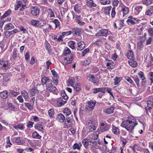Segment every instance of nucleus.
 <instances>
[{"label":"nucleus","mask_w":153,"mask_h":153,"mask_svg":"<svg viewBox=\"0 0 153 153\" xmlns=\"http://www.w3.org/2000/svg\"><path fill=\"white\" fill-rule=\"evenodd\" d=\"M136 120L133 117L128 118L126 120L123 121L121 124L122 127L125 128L129 133L132 132L134 127L137 125Z\"/></svg>","instance_id":"nucleus-1"},{"label":"nucleus","mask_w":153,"mask_h":153,"mask_svg":"<svg viewBox=\"0 0 153 153\" xmlns=\"http://www.w3.org/2000/svg\"><path fill=\"white\" fill-rule=\"evenodd\" d=\"M147 106H145V112L147 114L149 115L151 113V110L153 106V101L151 100H148L147 102Z\"/></svg>","instance_id":"nucleus-2"},{"label":"nucleus","mask_w":153,"mask_h":153,"mask_svg":"<svg viewBox=\"0 0 153 153\" xmlns=\"http://www.w3.org/2000/svg\"><path fill=\"white\" fill-rule=\"evenodd\" d=\"M87 79L94 84H97L99 83V80L95 77L94 75L93 74H89L87 76Z\"/></svg>","instance_id":"nucleus-3"},{"label":"nucleus","mask_w":153,"mask_h":153,"mask_svg":"<svg viewBox=\"0 0 153 153\" xmlns=\"http://www.w3.org/2000/svg\"><path fill=\"white\" fill-rule=\"evenodd\" d=\"M100 129L102 132L108 131L109 129V125L106 122H101L100 125Z\"/></svg>","instance_id":"nucleus-4"},{"label":"nucleus","mask_w":153,"mask_h":153,"mask_svg":"<svg viewBox=\"0 0 153 153\" xmlns=\"http://www.w3.org/2000/svg\"><path fill=\"white\" fill-rule=\"evenodd\" d=\"M108 33V30L106 29H101L98 30L96 33L95 36L97 37L100 36H106Z\"/></svg>","instance_id":"nucleus-5"},{"label":"nucleus","mask_w":153,"mask_h":153,"mask_svg":"<svg viewBox=\"0 0 153 153\" xmlns=\"http://www.w3.org/2000/svg\"><path fill=\"white\" fill-rule=\"evenodd\" d=\"M73 121V117L72 115L70 117H66L65 119V123L67 126L71 127Z\"/></svg>","instance_id":"nucleus-6"},{"label":"nucleus","mask_w":153,"mask_h":153,"mask_svg":"<svg viewBox=\"0 0 153 153\" xmlns=\"http://www.w3.org/2000/svg\"><path fill=\"white\" fill-rule=\"evenodd\" d=\"M1 67L4 69H7L8 68V64L7 60L4 59H2L0 60Z\"/></svg>","instance_id":"nucleus-7"},{"label":"nucleus","mask_w":153,"mask_h":153,"mask_svg":"<svg viewBox=\"0 0 153 153\" xmlns=\"http://www.w3.org/2000/svg\"><path fill=\"white\" fill-rule=\"evenodd\" d=\"M95 104V102L89 101L86 103V108L88 110H92L93 109Z\"/></svg>","instance_id":"nucleus-8"},{"label":"nucleus","mask_w":153,"mask_h":153,"mask_svg":"<svg viewBox=\"0 0 153 153\" xmlns=\"http://www.w3.org/2000/svg\"><path fill=\"white\" fill-rule=\"evenodd\" d=\"M145 15L149 16H151L153 14V5L148 7L146 10Z\"/></svg>","instance_id":"nucleus-9"},{"label":"nucleus","mask_w":153,"mask_h":153,"mask_svg":"<svg viewBox=\"0 0 153 153\" xmlns=\"http://www.w3.org/2000/svg\"><path fill=\"white\" fill-rule=\"evenodd\" d=\"M73 31H72L74 36H79L81 34V30L80 28L77 27L73 28L72 29Z\"/></svg>","instance_id":"nucleus-10"},{"label":"nucleus","mask_w":153,"mask_h":153,"mask_svg":"<svg viewBox=\"0 0 153 153\" xmlns=\"http://www.w3.org/2000/svg\"><path fill=\"white\" fill-rule=\"evenodd\" d=\"M107 62L106 63V65L107 67V69H112L114 67L115 65V64L112 60H106Z\"/></svg>","instance_id":"nucleus-11"},{"label":"nucleus","mask_w":153,"mask_h":153,"mask_svg":"<svg viewBox=\"0 0 153 153\" xmlns=\"http://www.w3.org/2000/svg\"><path fill=\"white\" fill-rule=\"evenodd\" d=\"M45 46L46 50H47L49 54H51L52 53L51 46L48 43V41L46 40L45 41Z\"/></svg>","instance_id":"nucleus-12"},{"label":"nucleus","mask_w":153,"mask_h":153,"mask_svg":"<svg viewBox=\"0 0 153 153\" xmlns=\"http://www.w3.org/2000/svg\"><path fill=\"white\" fill-rule=\"evenodd\" d=\"M77 50L78 51H81L84 49L85 47V44L82 41H80L78 42L77 44Z\"/></svg>","instance_id":"nucleus-13"},{"label":"nucleus","mask_w":153,"mask_h":153,"mask_svg":"<svg viewBox=\"0 0 153 153\" xmlns=\"http://www.w3.org/2000/svg\"><path fill=\"white\" fill-rule=\"evenodd\" d=\"M65 117L61 113L58 114L57 120L59 122L62 123L65 121Z\"/></svg>","instance_id":"nucleus-14"},{"label":"nucleus","mask_w":153,"mask_h":153,"mask_svg":"<svg viewBox=\"0 0 153 153\" xmlns=\"http://www.w3.org/2000/svg\"><path fill=\"white\" fill-rule=\"evenodd\" d=\"M31 14L33 16H37L38 13V9L37 7L34 6L32 7L31 9Z\"/></svg>","instance_id":"nucleus-15"},{"label":"nucleus","mask_w":153,"mask_h":153,"mask_svg":"<svg viewBox=\"0 0 153 153\" xmlns=\"http://www.w3.org/2000/svg\"><path fill=\"white\" fill-rule=\"evenodd\" d=\"M121 11L123 12V16H124L128 13L129 8L128 7L123 5L122 7Z\"/></svg>","instance_id":"nucleus-16"},{"label":"nucleus","mask_w":153,"mask_h":153,"mask_svg":"<svg viewBox=\"0 0 153 153\" xmlns=\"http://www.w3.org/2000/svg\"><path fill=\"white\" fill-rule=\"evenodd\" d=\"M66 101H63L62 98H59L57 101V103L59 107H61L63 105L66 103Z\"/></svg>","instance_id":"nucleus-17"},{"label":"nucleus","mask_w":153,"mask_h":153,"mask_svg":"<svg viewBox=\"0 0 153 153\" xmlns=\"http://www.w3.org/2000/svg\"><path fill=\"white\" fill-rule=\"evenodd\" d=\"M96 125H90L86 127V130L88 132H92L96 130V128L95 127Z\"/></svg>","instance_id":"nucleus-18"},{"label":"nucleus","mask_w":153,"mask_h":153,"mask_svg":"<svg viewBox=\"0 0 153 153\" xmlns=\"http://www.w3.org/2000/svg\"><path fill=\"white\" fill-rule=\"evenodd\" d=\"M14 27V26L11 23H10L5 25L4 30L7 31L12 30Z\"/></svg>","instance_id":"nucleus-19"},{"label":"nucleus","mask_w":153,"mask_h":153,"mask_svg":"<svg viewBox=\"0 0 153 153\" xmlns=\"http://www.w3.org/2000/svg\"><path fill=\"white\" fill-rule=\"evenodd\" d=\"M89 143V139L87 138L84 139L82 141V143L84 147L86 149L88 148Z\"/></svg>","instance_id":"nucleus-20"},{"label":"nucleus","mask_w":153,"mask_h":153,"mask_svg":"<svg viewBox=\"0 0 153 153\" xmlns=\"http://www.w3.org/2000/svg\"><path fill=\"white\" fill-rule=\"evenodd\" d=\"M9 95L7 91H5L0 93V97L3 99H5Z\"/></svg>","instance_id":"nucleus-21"},{"label":"nucleus","mask_w":153,"mask_h":153,"mask_svg":"<svg viewBox=\"0 0 153 153\" xmlns=\"http://www.w3.org/2000/svg\"><path fill=\"white\" fill-rule=\"evenodd\" d=\"M52 86V82H51V83L50 84H49L48 85L46 86V89L51 92L57 90V89L56 87H52V88H50V87Z\"/></svg>","instance_id":"nucleus-22"},{"label":"nucleus","mask_w":153,"mask_h":153,"mask_svg":"<svg viewBox=\"0 0 153 153\" xmlns=\"http://www.w3.org/2000/svg\"><path fill=\"white\" fill-rule=\"evenodd\" d=\"M128 59L133 60L134 59V55L133 52L132 50L129 51L127 55Z\"/></svg>","instance_id":"nucleus-23"},{"label":"nucleus","mask_w":153,"mask_h":153,"mask_svg":"<svg viewBox=\"0 0 153 153\" xmlns=\"http://www.w3.org/2000/svg\"><path fill=\"white\" fill-rule=\"evenodd\" d=\"M112 131L114 134L116 135H118L120 133L119 128L114 126H112Z\"/></svg>","instance_id":"nucleus-24"},{"label":"nucleus","mask_w":153,"mask_h":153,"mask_svg":"<svg viewBox=\"0 0 153 153\" xmlns=\"http://www.w3.org/2000/svg\"><path fill=\"white\" fill-rule=\"evenodd\" d=\"M16 142L19 145H22L24 143V140L19 137H17L16 139Z\"/></svg>","instance_id":"nucleus-25"},{"label":"nucleus","mask_w":153,"mask_h":153,"mask_svg":"<svg viewBox=\"0 0 153 153\" xmlns=\"http://www.w3.org/2000/svg\"><path fill=\"white\" fill-rule=\"evenodd\" d=\"M82 146V145L80 142H79L78 143H76L74 144L73 146V149H77L79 150L80 149Z\"/></svg>","instance_id":"nucleus-26"},{"label":"nucleus","mask_w":153,"mask_h":153,"mask_svg":"<svg viewBox=\"0 0 153 153\" xmlns=\"http://www.w3.org/2000/svg\"><path fill=\"white\" fill-rule=\"evenodd\" d=\"M63 113L66 117H67L71 114V111L69 108H65L63 110Z\"/></svg>","instance_id":"nucleus-27"},{"label":"nucleus","mask_w":153,"mask_h":153,"mask_svg":"<svg viewBox=\"0 0 153 153\" xmlns=\"http://www.w3.org/2000/svg\"><path fill=\"white\" fill-rule=\"evenodd\" d=\"M81 7L79 4H76L74 6V10L75 11L77 12L78 13H79L81 12Z\"/></svg>","instance_id":"nucleus-28"},{"label":"nucleus","mask_w":153,"mask_h":153,"mask_svg":"<svg viewBox=\"0 0 153 153\" xmlns=\"http://www.w3.org/2000/svg\"><path fill=\"white\" fill-rule=\"evenodd\" d=\"M68 60H67V61L65 62H64V63H65L64 65H66L67 64L71 63V62L73 59V54L72 53L70 55L68 56Z\"/></svg>","instance_id":"nucleus-29"},{"label":"nucleus","mask_w":153,"mask_h":153,"mask_svg":"<svg viewBox=\"0 0 153 153\" xmlns=\"http://www.w3.org/2000/svg\"><path fill=\"white\" fill-rule=\"evenodd\" d=\"M114 107L111 106L106 109L105 112L108 114H111L114 112Z\"/></svg>","instance_id":"nucleus-30"},{"label":"nucleus","mask_w":153,"mask_h":153,"mask_svg":"<svg viewBox=\"0 0 153 153\" xmlns=\"http://www.w3.org/2000/svg\"><path fill=\"white\" fill-rule=\"evenodd\" d=\"M73 87L77 92H79L81 90L80 84L79 83H76Z\"/></svg>","instance_id":"nucleus-31"},{"label":"nucleus","mask_w":153,"mask_h":153,"mask_svg":"<svg viewBox=\"0 0 153 153\" xmlns=\"http://www.w3.org/2000/svg\"><path fill=\"white\" fill-rule=\"evenodd\" d=\"M71 53V51L70 49L68 47H66L65 48L63 54L64 56H66L68 54H70Z\"/></svg>","instance_id":"nucleus-32"},{"label":"nucleus","mask_w":153,"mask_h":153,"mask_svg":"<svg viewBox=\"0 0 153 153\" xmlns=\"http://www.w3.org/2000/svg\"><path fill=\"white\" fill-rule=\"evenodd\" d=\"M13 127L15 129H19L22 130L24 128V125L22 123H19L18 125H15L13 126Z\"/></svg>","instance_id":"nucleus-33"},{"label":"nucleus","mask_w":153,"mask_h":153,"mask_svg":"<svg viewBox=\"0 0 153 153\" xmlns=\"http://www.w3.org/2000/svg\"><path fill=\"white\" fill-rule=\"evenodd\" d=\"M143 7L141 5L136 6L134 7V10L136 13L138 14L142 10Z\"/></svg>","instance_id":"nucleus-34"},{"label":"nucleus","mask_w":153,"mask_h":153,"mask_svg":"<svg viewBox=\"0 0 153 153\" xmlns=\"http://www.w3.org/2000/svg\"><path fill=\"white\" fill-rule=\"evenodd\" d=\"M87 5L90 7H96L97 5L94 3L92 0H90L87 1Z\"/></svg>","instance_id":"nucleus-35"},{"label":"nucleus","mask_w":153,"mask_h":153,"mask_svg":"<svg viewBox=\"0 0 153 153\" xmlns=\"http://www.w3.org/2000/svg\"><path fill=\"white\" fill-rule=\"evenodd\" d=\"M75 42L74 41H71L68 43L69 46L72 49H75L74 45L75 44Z\"/></svg>","instance_id":"nucleus-36"},{"label":"nucleus","mask_w":153,"mask_h":153,"mask_svg":"<svg viewBox=\"0 0 153 153\" xmlns=\"http://www.w3.org/2000/svg\"><path fill=\"white\" fill-rule=\"evenodd\" d=\"M48 113L49 117L51 118H53L54 117V110L53 109H51L49 110Z\"/></svg>","instance_id":"nucleus-37"},{"label":"nucleus","mask_w":153,"mask_h":153,"mask_svg":"<svg viewBox=\"0 0 153 153\" xmlns=\"http://www.w3.org/2000/svg\"><path fill=\"white\" fill-rule=\"evenodd\" d=\"M21 6L23 7H25V4H22V3H21V2L20 1H17V2L16 5L15 6V10H17L18 8Z\"/></svg>","instance_id":"nucleus-38"},{"label":"nucleus","mask_w":153,"mask_h":153,"mask_svg":"<svg viewBox=\"0 0 153 153\" xmlns=\"http://www.w3.org/2000/svg\"><path fill=\"white\" fill-rule=\"evenodd\" d=\"M61 95L63 98L64 100H67L68 99V97L66 94L65 91L64 90H62L61 91Z\"/></svg>","instance_id":"nucleus-39"},{"label":"nucleus","mask_w":153,"mask_h":153,"mask_svg":"<svg viewBox=\"0 0 153 153\" xmlns=\"http://www.w3.org/2000/svg\"><path fill=\"white\" fill-rule=\"evenodd\" d=\"M50 79L48 77L44 76V77H42L41 79V82L43 85H45L46 83L48 80Z\"/></svg>","instance_id":"nucleus-40"},{"label":"nucleus","mask_w":153,"mask_h":153,"mask_svg":"<svg viewBox=\"0 0 153 153\" xmlns=\"http://www.w3.org/2000/svg\"><path fill=\"white\" fill-rule=\"evenodd\" d=\"M128 63L132 67H136L137 65V63L135 61H128Z\"/></svg>","instance_id":"nucleus-41"},{"label":"nucleus","mask_w":153,"mask_h":153,"mask_svg":"<svg viewBox=\"0 0 153 153\" xmlns=\"http://www.w3.org/2000/svg\"><path fill=\"white\" fill-rule=\"evenodd\" d=\"M126 22L128 25H133L136 24V22L131 19H128L126 21Z\"/></svg>","instance_id":"nucleus-42"},{"label":"nucleus","mask_w":153,"mask_h":153,"mask_svg":"<svg viewBox=\"0 0 153 153\" xmlns=\"http://www.w3.org/2000/svg\"><path fill=\"white\" fill-rule=\"evenodd\" d=\"M112 7L111 6L105 7L104 9V11L105 13L107 14H110V11Z\"/></svg>","instance_id":"nucleus-43"},{"label":"nucleus","mask_w":153,"mask_h":153,"mask_svg":"<svg viewBox=\"0 0 153 153\" xmlns=\"http://www.w3.org/2000/svg\"><path fill=\"white\" fill-rule=\"evenodd\" d=\"M46 24L45 21L40 20L39 21V27H43Z\"/></svg>","instance_id":"nucleus-44"},{"label":"nucleus","mask_w":153,"mask_h":153,"mask_svg":"<svg viewBox=\"0 0 153 153\" xmlns=\"http://www.w3.org/2000/svg\"><path fill=\"white\" fill-rule=\"evenodd\" d=\"M11 12V10H8L3 15L1 16V19L4 18L7 16H9Z\"/></svg>","instance_id":"nucleus-45"},{"label":"nucleus","mask_w":153,"mask_h":153,"mask_svg":"<svg viewBox=\"0 0 153 153\" xmlns=\"http://www.w3.org/2000/svg\"><path fill=\"white\" fill-rule=\"evenodd\" d=\"M149 78L151 81L152 83H153V72L151 71L149 72L148 75Z\"/></svg>","instance_id":"nucleus-46"},{"label":"nucleus","mask_w":153,"mask_h":153,"mask_svg":"<svg viewBox=\"0 0 153 153\" xmlns=\"http://www.w3.org/2000/svg\"><path fill=\"white\" fill-rule=\"evenodd\" d=\"M138 75L139 76L140 78L142 80H144L145 79L144 73L142 71H140L138 73Z\"/></svg>","instance_id":"nucleus-47"},{"label":"nucleus","mask_w":153,"mask_h":153,"mask_svg":"<svg viewBox=\"0 0 153 153\" xmlns=\"http://www.w3.org/2000/svg\"><path fill=\"white\" fill-rule=\"evenodd\" d=\"M72 33V31L70 30L68 31L62 32L61 34L63 36V37H64L65 36H68L71 35Z\"/></svg>","instance_id":"nucleus-48"},{"label":"nucleus","mask_w":153,"mask_h":153,"mask_svg":"<svg viewBox=\"0 0 153 153\" xmlns=\"http://www.w3.org/2000/svg\"><path fill=\"white\" fill-rule=\"evenodd\" d=\"M143 3L144 4L148 5L151 4L152 2V0H143Z\"/></svg>","instance_id":"nucleus-49"},{"label":"nucleus","mask_w":153,"mask_h":153,"mask_svg":"<svg viewBox=\"0 0 153 153\" xmlns=\"http://www.w3.org/2000/svg\"><path fill=\"white\" fill-rule=\"evenodd\" d=\"M96 125L94 122L91 120H87L86 122V126H89L90 125Z\"/></svg>","instance_id":"nucleus-50"},{"label":"nucleus","mask_w":153,"mask_h":153,"mask_svg":"<svg viewBox=\"0 0 153 153\" xmlns=\"http://www.w3.org/2000/svg\"><path fill=\"white\" fill-rule=\"evenodd\" d=\"M100 2L102 4L105 5L109 4L110 1L109 0H100Z\"/></svg>","instance_id":"nucleus-51"},{"label":"nucleus","mask_w":153,"mask_h":153,"mask_svg":"<svg viewBox=\"0 0 153 153\" xmlns=\"http://www.w3.org/2000/svg\"><path fill=\"white\" fill-rule=\"evenodd\" d=\"M143 43L141 41L138 42L137 44V48L140 50L143 47Z\"/></svg>","instance_id":"nucleus-52"},{"label":"nucleus","mask_w":153,"mask_h":153,"mask_svg":"<svg viewBox=\"0 0 153 153\" xmlns=\"http://www.w3.org/2000/svg\"><path fill=\"white\" fill-rule=\"evenodd\" d=\"M89 51V49L88 48H87L85 49H84L82 52V56L83 57L85 56V55L87 53H88Z\"/></svg>","instance_id":"nucleus-53"},{"label":"nucleus","mask_w":153,"mask_h":153,"mask_svg":"<svg viewBox=\"0 0 153 153\" xmlns=\"http://www.w3.org/2000/svg\"><path fill=\"white\" fill-rule=\"evenodd\" d=\"M89 142L91 143L90 145L93 146H95L97 144V142L96 141H93L92 139H89Z\"/></svg>","instance_id":"nucleus-54"},{"label":"nucleus","mask_w":153,"mask_h":153,"mask_svg":"<svg viewBox=\"0 0 153 153\" xmlns=\"http://www.w3.org/2000/svg\"><path fill=\"white\" fill-rule=\"evenodd\" d=\"M148 31V34L151 37L153 36V27L149 29Z\"/></svg>","instance_id":"nucleus-55"},{"label":"nucleus","mask_w":153,"mask_h":153,"mask_svg":"<svg viewBox=\"0 0 153 153\" xmlns=\"http://www.w3.org/2000/svg\"><path fill=\"white\" fill-rule=\"evenodd\" d=\"M120 77H116L114 79V84L115 85H117L120 82Z\"/></svg>","instance_id":"nucleus-56"},{"label":"nucleus","mask_w":153,"mask_h":153,"mask_svg":"<svg viewBox=\"0 0 153 153\" xmlns=\"http://www.w3.org/2000/svg\"><path fill=\"white\" fill-rule=\"evenodd\" d=\"M76 22L81 26L84 25L86 24L85 22L82 21L81 19H76Z\"/></svg>","instance_id":"nucleus-57"},{"label":"nucleus","mask_w":153,"mask_h":153,"mask_svg":"<svg viewBox=\"0 0 153 153\" xmlns=\"http://www.w3.org/2000/svg\"><path fill=\"white\" fill-rule=\"evenodd\" d=\"M22 94L25 99H27L28 97V93L25 91H22Z\"/></svg>","instance_id":"nucleus-58"},{"label":"nucleus","mask_w":153,"mask_h":153,"mask_svg":"<svg viewBox=\"0 0 153 153\" xmlns=\"http://www.w3.org/2000/svg\"><path fill=\"white\" fill-rule=\"evenodd\" d=\"M115 7H113L111 10V17L112 18H114V17L115 14H116V12L115 11Z\"/></svg>","instance_id":"nucleus-59"},{"label":"nucleus","mask_w":153,"mask_h":153,"mask_svg":"<svg viewBox=\"0 0 153 153\" xmlns=\"http://www.w3.org/2000/svg\"><path fill=\"white\" fill-rule=\"evenodd\" d=\"M125 79L127 82H128L130 84H131L133 82L132 80L131 79V78L128 76H125Z\"/></svg>","instance_id":"nucleus-60"},{"label":"nucleus","mask_w":153,"mask_h":153,"mask_svg":"<svg viewBox=\"0 0 153 153\" xmlns=\"http://www.w3.org/2000/svg\"><path fill=\"white\" fill-rule=\"evenodd\" d=\"M120 140L123 142L122 145L123 146H124L125 145L126 143V139L123 138L121 136L120 137Z\"/></svg>","instance_id":"nucleus-61"},{"label":"nucleus","mask_w":153,"mask_h":153,"mask_svg":"<svg viewBox=\"0 0 153 153\" xmlns=\"http://www.w3.org/2000/svg\"><path fill=\"white\" fill-rule=\"evenodd\" d=\"M146 35H145L144 36H140L139 37V39H140V41H141L143 43H144L145 40H146Z\"/></svg>","instance_id":"nucleus-62"},{"label":"nucleus","mask_w":153,"mask_h":153,"mask_svg":"<svg viewBox=\"0 0 153 153\" xmlns=\"http://www.w3.org/2000/svg\"><path fill=\"white\" fill-rule=\"evenodd\" d=\"M53 22L55 24L56 28L60 25L59 22L57 19H55L53 21Z\"/></svg>","instance_id":"nucleus-63"},{"label":"nucleus","mask_w":153,"mask_h":153,"mask_svg":"<svg viewBox=\"0 0 153 153\" xmlns=\"http://www.w3.org/2000/svg\"><path fill=\"white\" fill-rule=\"evenodd\" d=\"M33 122L29 121L27 123V127L28 128H31L33 127Z\"/></svg>","instance_id":"nucleus-64"}]
</instances>
